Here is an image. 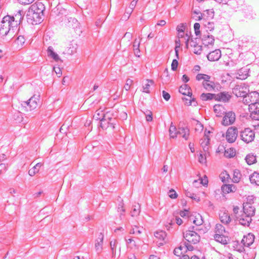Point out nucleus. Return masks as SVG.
<instances>
[{"label":"nucleus","instance_id":"nucleus-21","mask_svg":"<svg viewBox=\"0 0 259 259\" xmlns=\"http://www.w3.org/2000/svg\"><path fill=\"white\" fill-rule=\"evenodd\" d=\"M213 110L218 117L222 116L226 112L224 107L219 104H216L214 106Z\"/></svg>","mask_w":259,"mask_h":259},{"label":"nucleus","instance_id":"nucleus-63","mask_svg":"<svg viewBox=\"0 0 259 259\" xmlns=\"http://www.w3.org/2000/svg\"><path fill=\"white\" fill-rule=\"evenodd\" d=\"M177 30L179 32L184 33V30H185L184 24L182 23V24L179 25L177 26Z\"/></svg>","mask_w":259,"mask_h":259},{"label":"nucleus","instance_id":"nucleus-12","mask_svg":"<svg viewBox=\"0 0 259 259\" xmlns=\"http://www.w3.org/2000/svg\"><path fill=\"white\" fill-rule=\"evenodd\" d=\"M243 210L244 214L253 217L255 214V207L253 205L243 204Z\"/></svg>","mask_w":259,"mask_h":259},{"label":"nucleus","instance_id":"nucleus-45","mask_svg":"<svg viewBox=\"0 0 259 259\" xmlns=\"http://www.w3.org/2000/svg\"><path fill=\"white\" fill-rule=\"evenodd\" d=\"M235 155V151L233 149H227L225 150L224 156L227 158H231Z\"/></svg>","mask_w":259,"mask_h":259},{"label":"nucleus","instance_id":"nucleus-37","mask_svg":"<svg viewBox=\"0 0 259 259\" xmlns=\"http://www.w3.org/2000/svg\"><path fill=\"white\" fill-rule=\"evenodd\" d=\"M245 160L248 165L252 164L256 162V156L252 154H249L246 156Z\"/></svg>","mask_w":259,"mask_h":259},{"label":"nucleus","instance_id":"nucleus-1","mask_svg":"<svg viewBox=\"0 0 259 259\" xmlns=\"http://www.w3.org/2000/svg\"><path fill=\"white\" fill-rule=\"evenodd\" d=\"M22 16L20 12L17 14L15 17L9 15L5 16L0 24V35L5 36L9 33L12 35L14 33V28L17 27L20 23Z\"/></svg>","mask_w":259,"mask_h":259},{"label":"nucleus","instance_id":"nucleus-20","mask_svg":"<svg viewBox=\"0 0 259 259\" xmlns=\"http://www.w3.org/2000/svg\"><path fill=\"white\" fill-rule=\"evenodd\" d=\"M219 215L220 221L222 223L225 224H228L231 222L230 216L228 212L222 211L220 213Z\"/></svg>","mask_w":259,"mask_h":259},{"label":"nucleus","instance_id":"nucleus-25","mask_svg":"<svg viewBox=\"0 0 259 259\" xmlns=\"http://www.w3.org/2000/svg\"><path fill=\"white\" fill-rule=\"evenodd\" d=\"M143 230V228L142 227L134 225L132 227L130 231V234L138 236L142 233Z\"/></svg>","mask_w":259,"mask_h":259},{"label":"nucleus","instance_id":"nucleus-43","mask_svg":"<svg viewBox=\"0 0 259 259\" xmlns=\"http://www.w3.org/2000/svg\"><path fill=\"white\" fill-rule=\"evenodd\" d=\"M204 27L207 29L206 31H211L214 29V23L209 21H205L203 23Z\"/></svg>","mask_w":259,"mask_h":259},{"label":"nucleus","instance_id":"nucleus-27","mask_svg":"<svg viewBox=\"0 0 259 259\" xmlns=\"http://www.w3.org/2000/svg\"><path fill=\"white\" fill-rule=\"evenodd\" d=\"M178 134L182 135V137L187 140L188 139L189 130L187 127H179Z\"/></svg>","mask_w":259,"mask_h":259},{"label":"nucleus","instance_id":"nucleus-62","mask_svg":"<svg viewBox=\"0 0 259 259\" xmlns=\"http://www.w3.org/2000/svg\"><path fill=\"white\" fill-rule=\"evenodd\" d=\"M178 66V62L176 59H174L171 63V69L173 71L177 70Z\"/></svg>","mask_w":259,"mask_h":259},{"label":"nucleus","instance_id":"nucleus-55","mask_svg":"<svg viewBox=\"0 0 259 259\" xmlns=\"http://www.w3.org/2000/svg\"><path fill=\"white\" fill-rule=\"evenodd\" d=\"M200 181V184H202L203 186H205L208 183V180L206 177H204V179H199L198 180H194L193 182V184H195L196 183H198V181Z\"/></svg>","mask_w":259,"mask_h":259},{"label":"nucleus","instance_id":"nucleus-48","mask_svg":"<svg viewBox=\"0 0 259 259\" xmlns=\"http://www.w3.org/2000/svg\"><path fill=\"white\" fill-rule=\"evenodd\" d=\"M139 46H140V42H137V39H136L134 42L133 48H134L135 54L136 55V56H138V57L140 56V55H139V53H140Z\"/></svg>","mask_w":259,"mask_h":259},{"label":"nucleus","instance_id":"nucleus-4","mask_svg":"<svg viewBox=\"0 0 259 259\" xmlns=\"http://www.w3.org/2000/svg\"><path fill=\"white\" fill-rule=\"evenodd\" d=\"M248 92V87L243 83L236 85L232 91L233 94L237 97H243Z\"/></svg>","mask_w":259,"mask_h":259},{"label":"nucleus","instance_id":"nucleus-49","mask_svg":"<svg viewBox=\"0 0 259 259\" xmlns=\"http://www.w3.org/2000/svg\"><path fill=\"white\" fill-rule=\"evenodd\" d=\"M185 195L187 197H189L192 199L199 201V197L195 195V194L193 193L191 191H189L188 190L185 191Z\"/></svg>","mask_w":259,"mask_h":259},{"label":"nucleus","instance_id":"nucleus-13","mask_svg":"<svg viewBox=\"0 0 259 259\" xmlns=\"http://www.w3.org/2000/svg\"><path fill=\"white\" fill-rule=\"evenodd\" d=\"M103 239L104 235L102 233H100L95 242V248L98 253H100L102 250Z\"/></svg>","mask_w":259,"mask_h":259},{"label":"nucleus","instance_id":"nucleus-26","mask_svg":"<svg viewBox=\"0 0 259 259\" xmlns=\"http://www.w3.org/2000/svg\"><path fill=\"white\" fill-rule=\"evenodd\" d=\"M237 74L239 75L238 78L244 79L248 76V69L246 68H242L238 70Z\"/></svg>","mask_w":259,"mask_h":259},{"label":"nucleus","instance_id":"nucleus-23","mask_svg":"<svg viewBox=\"0 0 259 259\" xmlns=\"http://www.w3.org/2000/svg\"><path fill=\"white\" fill-rule=\"evenodd\" d=\"M47 55L49 57L52 58L56 62L60 60L59 56L54 52V49L52 46L48 47L47 49Z\"/></svg>","mask_w":259,"mask_h":259},{"label":"nucleus","instance_id":"nucleus-41","mask_svg":"<svg viewBox=\"0 0 259 259\" xmlns=\"http://www.w3.org/2000/svg\"><path fill=\"white\" fill-rule=\"evenodd\" d=\"M241 174L238 169H235L234 171L233 177L232 181L234 183H238L241 179Z\"/></svg>","mask_w":259,"mask_h":259},{"label":"nucleus","instance_id":"nucleus-56","mask_svg":"<svg viewBox=\"0 0 259 259\" xmlns=\"http://www.w3.org/2000/svg\"><path fill=\"white\" fill-rule=\"evenodd\" d=\"M133 81L131 79H127L126 83L124 86V88L126 91H128L130 89L131 86L133 84Z\"/></svg>","mask_w":259,"mask_h":259},{"label":"nucleus","instance_id":"nucleus-18","mask_svg":"<svg viewBox=\"0 0 259 259\" xmlns=\"http://www.w3.org/2000/svg\"><path fill=\"white\" fill-rule=\"evenodd\" d=\"M30 103V109H34L40 103L39 96L34 95L28 100Z\"/></svg>","mask_w":259,"mask_h":259},{"label":"nucleus","instance_id":"nucleus-52","mask_svg":"<svg viewBox=\"0 0 259 259\" xmlns=\"http://www.w3.org/2000/svg\"><path fill=\"white\" fill-rule=\"evenodd\" d=\"M255 199V197L253 196H249L246 198V201L244 202L243 204L253 205Z\"/></svg>","mask_w":259,"mask_h":259},{"label":"nucleus","instance_id":"nucleus-6","mask_svg":"<svg viewBox=\"0 0 259 259\" xmlns=\"http://www.w3.org/2000/svg\"><path fill=\"white\" fill-rule=\"evenodd\" d=\"M241 140L246 143H249L253 141L255 134L254 132L249 128H246L240 132Z\"/></svg>","mask_w":259,"mask_h":259},{"label":"nucleus","instance_id":"nucleus-5","mask_svg":"<svg viewBox=\"0 0 259 259\" xmlns=\"http://www.w3.org/2000/svg\"><path fill=\"white\" fill-rule=\"evenodd\" d=\"M259 101V93L257 92L247 93L246 95L243 97L242 102L244 104L251 105Z\"/></svg>","mask_w":259,"mask_h":259},{"label":"nucleus","instance_id":"nucleus-30","mask_svg":"<svg viewBox=\"0 0 259 259\" xmlns=\"http://www.w3.org/2000/svg\"><path fill=\"white\" fill-rule=\"evenodd\" d=\"M222 190L224 193H229L234 192L236 190V187L233 185H224L222 187Z\"/></svg>","mask_w":259,"mask_h":259},{"label":"nucleus","instance_id":"nucleus-38","mask_svg":"<svg viewBox=\"0 0 259 259\" xmlns=\"http://www.w3.org/2000/svg\"><path fill=\"white\" fill-rule=\"evenodd\" d=\"M169 132V136L172 138H176L177 135H178V131H177L176 126L172 125V123H171Z\"/></svg>","mask_w":259,"mask_h":259},{"label":"nucleus","instance_id":"nucleus-19","mask_svg":"<svg viewBox=\"0 0 259 259\" xmlns=\"http://www.w3.org/2000/svg\"><path fill=\"white\" fill-rule=\"evenodd\" d=\"M202 41L204 46L212 45L214 44V38L212 35L204 34L202 37Z\"/></svg>","mask_w":259,"mask_h":259},{"label":"nucleus","instance_id":"nucleus-28","mask_svg":"<svg viewBox=\"0 0 259 259\" xmlns=\"http://www.w3.org/2000/svg\"><path fill=\"white\" fill-rule=\"evenodd\" d=\"M249 180L251 184L259 186V172L254 171L250 176Z\"/></svg>","mask_w":259,"mask_h":259},{"label":"nucleus","instance_id":"nucleus-24","mask_svg":"<svg viewBox=\"0 0 259 259\" xmlns=\"http://www.w3.org/2000/svg\"><path fill=\"white\" fill-rule=\"evenodd\" d=\"M77 47L76 43L73 41L71 42L66 51V53L70 55H73L76 52Z\"/></svg>","mask_w":259,"mask_h":259},{"label":"nucleus","instance_id":"nucleus-32","mask_svg":"<svg viewBox=\"0 0 259 259\" xmlns=\"http://www.w3.org/2000/svg\"><path fill=\"white\" fill-rule=\"evenodd\" d=\"M191 229L194 230L195 232H197L199 235L204 234L205 233L207 230L205 227H204L203 226H191Z\"/></svg>","mask_w":259,"mask_h":259},{"label":"nucleus","instance_id":"nucleus-54","mask_svg":"<svg viewBox=\"0 0 259 259\" xmlns=\"http://www.w3.org/2000/svg\"><path fill=\"white\" fill-rule=\"evenodd\" d=\"M194 29L195 31V33L196 36H200V24L198 23H195L194 25Z\"/></svg>","mask_w":259,"mask_h":259},{"label":"nucleus","instance_id":"nucleus-2","mask_svg":"<svg viewBox=\"0 0 259 259\" xmlns=\"http://www.w3.org/2000/svg\"><path fill=\"white\" fill-rule=\"evenodd\" d=\"M45 7L41 3H36L30 7L27 15V22L32 25L40 23L42 20Z\"/></svg>","mask_w":259,"mask_h":259},{"label":"nucleus","instance_id":"nucleus-10","mask_svg":"<svg viewBox=\"0 0 259 259\" xmlns=\"http://www.w3.org/2000/svg\"><path fill=\"white\" fill-rule=\"evenodd\" d=\"M179 92L184 95H187L190 98L189 100V105H191L192 102L195 101V99H191L192 93L191 92V88L186 84L181 85L179 88Z\"/></svg>","mask_w":259,"mask_h":259},{"label":"nucleus","instance_id":"nucleus-15","mask_svg":"<svg viewBox=\"0 0 259 259\" xmlns=\"http://www.w3.org/2000/svg\"><path fill=\"white\" fill-rule=\"evenodd\" d=\"M231 96L228 93L221 92L218 94H215V100L224 102H228L231 98Z\"/></svg>","mask_w":259,"mask_h":259},{"label":"nucleus","instance_id":"nucleus-9","mask_svg":"<svg viewBox=\"0 0 259 259\" xmlns=\"http://www.w3.org/2000/svg\"><path fill=\"white\" fill-rule=\"evenodd\" d=\"M223 117L222 123L225 126H228L232 124L236 119L235 114L234 112L230 111L226 112Z\"/></svg>","mask_w":259,"mask_h":259},{"label":"nucleus","instance_id":"nucleus-59","mask_svg":"<svg viewBox=\"0 0 259 259\" xmlns=\"http://www.w3.org/2000/svg\"><path fill=\"white\" fill-rule=\"evenodd\" d=\"M203 129V125L199 122H197L195 125V130L196 132H201Z\"/></svg>","mask_w":259,"mask_h":259},{"label":"nucleus","instance_id":"nucleus-14","mask_svg":"<svg viewBox=\"0 0 259 259\" xmlns=\"http://www.w3.org/2000/svg\"><path fill=\"white\" fill-rule=\"evenodd\" d=\"M112 120H115V119L112 118V117L108 116L107 115H104L103 117L101 119V124L100 126L102 128L105 127V125L104 124V122L107 121L108 124H109L111 127L113 128H114L115 123L112 121Z\"/></svg>","mask_w":259,"mask_h":259},{"label":"nucleus","instance_id":"nucleus-31","mask_svg":"<svg viewBox=\"0 0 259 259\" xmlns=\"http://www.w3.org/2000/svg\"><path fill=\"white\" fill-rule=\"evenodd\" d=\"M41 165L42 164L40 162L36 163L31 169L29 170V175L31 177L34 176L39 171V168L41 166Z\"/></svg>","mask_w":259,"mask_h":259},{"label":"nucleus","instance_id":"nucleus-42","mask_svg":"<svg viewBox=\"0 0 259 259\" xmlns=\"http://www.w3.org/2000/svg\"><path fill=\"white\" fill-rule=\"evenodd\" d=\"M215 234H225L226 233L225 227L221 224H217L215 227Z\"/></svg>","mask_w":259,"mask_h":259},{"label":"nucleus","instance_id":"nucleus-7","mask_svg":"<svg viewBox=\"0 0 259 259\" xmlns=\"http://www.w3.org/2000/svg\"><path fill=\"white\" fill-rule=\"evenodd\" d=\"M238 136V129L234 126L228 128L226 133V139L229 143H234Z\"/></svg>","mask_w":259,"mask_h":259},{"label":"nucleus","instance_id":"nucleus-34","mask_svg":"<svg viewBox=\"0 0 259 259\" xmlns=\"http://www.w3.org/2000/svg\"><path fill=\"white\" fill-rule=\"evenodd\" d=\"M186 36L188 37V38L186 41V46L187 48H188V44H189V41H190V44L191 47L194 48V47H196V46H198V45L197 44V41H196V40H197L196 38H194V39L192 38H190V37L189 36V35L187 33H186Z\"/></svg>","mask_w":259,"mask_h":259},{"label":"nucleus","instance_id":"nucleus-11","mask_svg":"<svg viewBox=\"0 0 259 259\" xmlns=\"http://www.w3.org/2000/svg\"><path fill=\"white\" fill-rule=\"evenodd\" d=\"M221 57V52L219 49H216L210 52L207 55V58L210 61H217L219 60Z\"/></svg>","mask_w":259,"mask_h":259},{"label":"nucleus","instance_id":"nucleus-64","mask_svg":"<svg viewBox=\"0 0 259 259\" xmlns=\"http://www.w3.org/2000/svg\"><path fill=\"white\" fill-rule=\"evenodd\" d=\"M162 96L164 100L167 101H168L170 98L169 94L165 92V91H162Z\"/></svg>","mask_w":259,"mask_h":259},{"label":"nucleus","instance_id":"nucleus-36","mask_svg":"<svg viewBox=\"0 0 259 259\" xmlns=\"http://www.w3.org/2000/svg\"><path fill=\"white\" fill-rule=\"evenodd\" d=\"M193 223L195 226H201L203 223L202 217L199 214H197L193 218Z\"/></svg>","mask_w":259,"mask_h":259},{"label":"nucleus","instance_id":"nucleus-29","mask_svg":"<svg viewBox=\"0 0 259 259\" xmlns=\"http://www.w3.org/2000/svg\"><path fill=\"white\" fill-rule=\"evenodd\" d=\"M214 12L212 10H206L201 14V17L206 19L207 21H209L213 18Z\"/></svg>","mask_w":259,"mask_h":259},{"label":"nucleus","instance_id":"nucleus-47","mask_svg":"<svg viewBox=\"0 0 259 259\" xmlns=\"http://www.w3.org/2000/svg\"><path fill=\"white\" fill-rule=\"evenodd\" d=\"M22 110L25 111H30L33 109H30V103L28 100L27 101H23L21 103Z\"/></svg>","mask_w":259,"mask_h":259},{"label":"nucleus","instance_id":"nucleus-35","mask_svg":"<svg viewBox=\"0 0 259 259\" xmlns=\"http://www.w3.org/2000/svg\"><path fill=\"white\" fill-rule=\"evenodd\" d=\"M202 85L204 88L208 91H212L214 89V83L213 81L203 82Z\"/></svg>","mask_w":259,"mask_h":259},{"label":"nucleus","instance_id":"nucleus-3","mask_svg":"<svg viewBox=\"0 0 259 259\" xmlns=\"http://www.w3.org/2000/svg\"><path fill=\"white\" fill-rule=\"evenodd\" d=\"M183 236L187 242L194 244L198 243L200 239V235L194 230L191 229L190 227L184 233Z\"/></svg>","mask_w":259,"mask_h":259},{"label":"nucleus","instance_id":"nucleus-16","mask_svg":"<svg viewBox=\"0 0 259 259\" xmlns=\"http://www.w3.org/2000/svg\"><path fill=\"white\" fill-rule=\"evenodd\" d=\"M254 240V235L252 234L249 233L246 236L243 237V239H242L241 242L243 243L244 246L249 247L253 243Z\"/></svg>","mask_w":259,"mask_h":259},{"label":"nucleus","instance_id":"nucleus-53","mask_svg":"<svg viewBox=\"0 0 259 259\" xmlns=\"http://www.w3.org/2000/svg\"><path fill=\"white\" fill-rule=\"evenodd\" d=\"M25 39L23 36L19 35L16 40V43L21 47L25 43Z\"/></svg>","mask_w":259,"mask_h":259},{"label":"nucleus","instance_id":"nucleus-58","mask_svg":"<svg viewBox=\"0 0 259 259\" xmlns=\"http://www.w3.org/2000/svg\"><path fill=\"white\" fill-rule=\"evenodd\" d=\"M202 46L198 45L196 46V47L194 48L193 52L194 54L197 55H200L202 52Z\"/></svg>","mask_w":259,"mask_h":259},{"label":"nucleus","instance_id":"nucleus-40","mask_svg":"<svg viewBox=\"0 0 259 259\" xmlns=\"http://www.w3.org/2000/svg\"><path fill=\"white\" fill-rule=\"evenodd\" d=\"M140 206L139 204L133 206L132 210L131 211V216L133 217H137L139 215L140 210Z\"/></svg>","mask_w":259,"mask_h":259},{"label":"nucleus","instance_id":"nucleus-50","mask_svg":"<svg viewBox=\"0 0 259 259\" xmlns=\"http://www.w3.org/2000/svg\"><path fill=\"white\" fill-rule=\"evenodd\" d=\"M210 133V131H208L207 132V133H206V131H205V133H204V140H203V141L201 143V144L202 145H205V146H207L208 144H209V137L207 135V134H209Z\"/></svg>","mask_w":259,"mask_h":259},{"label":"nucleus","instance_id":"nucleus-39","mask_svg":"<svg viewBox=\"0 0 259 259\" xmlns=\"http://www.w3.org/2000/svg\"><path fill=\"white\" fill-rule=\"evenodd\" d=\"M154 236L160 240H164L166 237V233L165 231L162 230L158 231L155 232Z\"/></svg>","mask_w":259,"mask_h":259},{"label":"nucleus","instance_id":"nucleus-51","mask_svg":"<svg viewBox=\"0 0 259 259\" xmlns=\"http://www.w3.org/2000/svg\"><path fill=\"white\" fill-rule=\"evenodd\" d=\"M122 201V200H121ZM118 212H120V220H122L121 216L124 215V212H125V209L123 207V203L122 202H121L118 206Z\"/></svg>","mask_w":259,"mask_h":259},{"label":"nucleus","instance_id":"nucleus-46","mask_svg":"<svg viewBox=\"0 0 259 259\" xmlns=\"http://www.w3.org/2000/svg\"><path fill=\"white\" fill-rule=\"evenodd\" d=\"M147 83L143 85V92L146 93H149L150 92L149 89L152 84L153 83V81L152 80L147 79Z\"/></svg>","mask_w":259,"mask_h":259},{"label":"nucleus","instance_id":"nucleus-22","mask_svg":"<svg viewBox=\"0 0 259 259\" xmlns=\"http://www.w3.org/2000/svg\"><path fill=\"white\" fill-rule=\"evenodd\" d=\"M214 238L217 242L224 245L227 244L229 241L228 237H227L224 234H215L214 235Z\"/></svg>","mask_w":259,"mask_h":259},{"label":"nucleus","instance_id":"nucleus-8","mask_svg":"<svg viewBox=\"0 0 259 259\" xmlns=\"http://www.w3.org/2000/svg\"><path fill=\"white\" fill-rule=\"evenodd\" d=\"M250 117L253 120H259V102H257L249 105Z\"/></svg>","mask_w":259,"mask_h":259},{"label":"nucleus","instance_id":"nucleus-60","mask_svg":"<svg viewBox=\"0 0 259 259\" xmlns=\"http://www.w3.org/2000/svg\"><path fill=\"white\" fill-rule=\"evenodd\" d=\"M35 0H18V2L23 5H28L32 4Z\"/></svg>","mask_w":259,"mask_h":259},{"label":"nucleus","instance_id":"nucleus-44","mask_svg":"<svg viewBox=\"0 0 259 259\" xmlns=\"http://www.w3.org/2000/svg\"><path fill=\"white\" fill-rule=\"evenodd\" d=\"M104 115H105V114L104 113L103 111L101 109H98L96 111L93 116V118L97 120H101V119L103 117Z\"/></svg>","mask_w":259,"mask_h":259},{"label":"nucleus","instance_id":"nucleus-61","mask_svg":"<svg viewBox=\"0 0 259 259\" xmlns=\"http://www.w3.org/2000/svg\"><path fill=\"white\" fill-rule=\"evenodd\" d=\"M178 195L176 193V191L173 190L171 189L169 191V197L172 199H175L177 197Z\"/></svg>","mask_w":259,"mask_h":259},{"label":"nucleus","instance_id":"nucleus-17","mask_svg":"<svg viewBox=\"0 0 259 259\" xmlns=\"http://www.w3.org/2000/svg\"><path fill=\"white\" fill-rule=\"evenodd\" d=\"M251 217V216H248V215L244 214V213H243L239 219V223L243 226H249L252 221Z\"/></svg>","mask_w":259,"mask_h":259},{"label":"nucleus","instance_id":"nucleus-57","mask_svg":"<svg viewBox=\"0 0 259 259\" xmlns=\"http://www.w3.org/2000/svg\"><path fill=\"white\" fill-rule=\"evenodd\" d=\"M132 12H133L132 10H131L130 9H127L126 10L125 13H124V15H123V16L122 17L123 19L125 20H127L129 18V17H130V15H131V14H132Z\"/></svg>","mask_w":259,"mask_h":259},{"label":"nucleus","instance_id":"nucleus-33","mask_svg":"<svg viewBox=\"0 0 259 259\" xmlns=\"http://www.w3.org/2000/svg\"><path fill=\"white\" fill-rule=\"evenodd\" d=\"M215 94H211V93H202L200 95V99L201 100L206 101L212 100V99H215Z\"/></svg>","mask_w":259,"mask_h":259}]
</instances>
